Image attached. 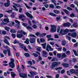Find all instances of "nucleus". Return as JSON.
Listing matches in <instances>:
<instances>
[{"label": "nucleus", "instance_id": "obj_1", "mask_svg": "<svg viewBox=\"0 0 78 78\" xmlns=\"http://www.w3.org/2000/svg\"><path fill=\"white\" fill-rule=\"evenodd\" d=\"M61 64V63L59 62H53L51 65V68L53 69L55 67H56L58 65Z\"/></svg>", "mask_w": 78, "mask_h": 78}, {"label": "nucleus", "instance_id": "obj_2", "mask_svg": "<svg viewBox=\"0 0 78 78\" xmlns=\"http://www.w3.org/2000/svg\"><path fill=\"white\" fill-rule=\"evenodd\" d=\"M51 28L50 32L53 33V32H55L56 31V26L54 25H51Z\"/></svg>", "mask_w": 78, "mask_h": 78}, {"label": "nucleus", "instance_id": "obj_3", "mask_svg": "<svg viewBox=\"0 0 78 78\" xmlns=\"http://www.w3.org/2000/svg\"><path fill=\"white\" fill-rule=\"evenodd\" d=\"M64 34H67V33L69 31H70V32H73L74 31H75V30L74 29H72V30H69L67 29H66L65 30H64Z\"/></svg>", "mask_w": 78, "mask_h": 78}, {"label": "nucleus", "instance_id": "obj_4", "mask_svg": "<svg viewBox=\"0 0 78 78\" xmlns=\"http://www.w3.org/2000/svg\"><path fill=\"white\" fill-rule=\"evenodd\" d=\"M68 36H71L73 37H76L77 36V34L75 32H74L73 34L69 33L68 34Z\"/></svg>", "mask_w": 78, "mask_h": 78}, {"label": "nucleus", "instance_id": "obj_5", "mask_svg": "<svg viewBox=\"0 0 78 78\" xmlns=\"http://www.w3.org/2000/svg\"><path fill=\"white\" fill-rule=\"evenodd\" d=\"M49 49L50 51H53V48H51L50 45H47L46 48V50L48 51H49Z\"/></svg>", "mask_w": 78, "mask_h": 78}, {"label": "nucleus", "instance_id": "obj_6", "mask_svg": "<svg viewBox=\"0 0 78 78\" xmlns=\"http://www.w3.org/2000/svg\"><path fill=\"white\" fill-rule=\"evenodd\" d=\"M29 41L31 44H33V43H34L36 42V40L34 37L30 38Z\"/></svg>", "mask_w": 78, "mask_h": 78}, {"label": "nucleus", "instance_id": "obj_7", "mask_svg": "<svg viewBox=\"0 0 78 78\" xmlns=\"http://www.w3.org/2000/svg\"><path fill=\"white\" fill-rule=\"evenodd\" d=\"M20 77H22L23 78H27V74L24 73H21L20 74Z\"/></svg>", "mask_w": 78, "mask_h": 78}, {"label": "nucleus", "instance_id": "obj_8", "mask_svg": "<svg viewBox=\"0 0 78 78\" xmlns=\"http://www.w3.org/2000/svg\"><path fill=\"white\" fill-rule=\"evenodd\" d=\"M59 33H60V34H59V36H62V35H65L64 31V29H61Z\"/></svg>", "mask_w": 78, "mask_h": 78}, {"label": "nucleus", "instance_id": "obj_9", "mask_svg": "<svg viewBox=\"0 0 78 78\" xmlns=\"http://www.w3.org/2000/svg\"><path fill=\"white\" fill-rule=\"evenodd\" d=\"M9 66L12 67V68H14V63L13 62H11L9 63Z\"/></svg>", "mask_w": 78, "mask_h": 78}, {"label": "nucleus", "instance_id": "obj_10", "mask_svg": "<svg viewBox=\"0 0 78 78\" xmlns=\"http://www.w3.org/2000/svg\"><path fill=\"white\" fill-rule=\"evenodd\" d=\"M25 14L26 15H27L28 17H29L30 18H33V16H32V15L30 14L29 13L26 12Z\"/></svg>", "mask_w": 78, "mask_h": 78}, {"label": "nucleus", "instance_id": "obj_11", "mask_svg": "<svg viewBox=\"0 0 78 78\" xmlns=\"http://www.w3.org/2000/svg\"><path fill=\"white\" fill-rule=\"evenodd\" d=\"M70 25V23H65L63 24V27H66V26H67L68 27H69Z\"/></svg>", "mask_w": 78, "mask_h": 78}, {"label": "nucleus", "instance_id": "obj_12", "mask_svg": "<svg viewBox=\"0 0 78 78\" xmlns=\"http://www.w3.org/2000/svg\"><path fill=\"white\" fill-rule=\"evenodd\" d=\"M30 74L31 76H34V75H37V73L33 72H30Z\"/></svg>", "mask_w": 78, "mask_h": 78}, {"label": "nucleus", "instance_id": "obj_13", "mask_svg": "<svg viewBox=\"0 0 78 78\" xmlns=\"http://www.w3.org/2000/svg\"><path fill=\"white\" fill-rule=\"evenodd\" d=\"M13 4H14V5L16 6V7H20V8L22 7V6H21V5H20L19 4H16V3H13Z\"/></svg>", "mask_w": 78, "mask_h": 78}, {"label": "nucleus", "instance_id": "obj_14", "mask_svg": "<svg viewBox=\"0 0 78 78\" xmlns=\"http://www.w3.org/2000/svg\"><path fill=\"white\" fill-rule=\"evenodd\" d=\"M16 36L18 38H21L23 37V35L22 34H17Z\"/></svg>", "mask_w": 78, "mask_h": 78}, {"label": "nucleus", "instance_id": "obj_15", "mask_svg": "<svg viewBox=\"0 0 78 78\" xmlns=\"http://www.w3.org/2000/svg\"><path fill=\"white\" fill-rule=\"evenodd\" d=\"M66 41L63 40H62V45H63V46H64L66 45Z\"/></svg>", "mask_w": 78, "mask_h": 78}, {"label": "nucleus", "instance_id": "obj_16", "mask_svg": "<svg viewBox=\"0 0 78 78\" xmlns=\"http://www.w3.org/2000/svg\"><path fill=\"white\" fill-rule=\"evenodd\" d=\"M5 43H6L7 44V45H9V43L8 42V40L6 39H5L3 41Z\"/></svg>", "mask_w": 78, "mask_h": 78}, {"label": "nucleus", "instance_id": "obj_17", "mask_svg": "<svg viewBox=\"0 0 78 78\" xmlns=\"http://www.w3.org/2000/svg\"><path fill=\"white\" fill-rule=\"evenodd\" d=\"M66 57H67V55L66 54V53H63L62 54V58H66Z\"/></svg>", "mask_w": 78, "mask_h": 78}, {"label": "nucleus", "instance_id": "obj_18", "mask_svg": "<svg viewBox=\"0 0 78 78\" xmlns=\"http://www.w3.org/2000/svg\"><path fill=\"white\" fill-rule=\"evenodd\" d=\"M24 43L25 44H29V43H30L29 42V39L28 38H27L26 40V41H24Z\"/></svg>", "mask_w": 78, "mask_h": 78}, {"label": "nucleus", "instance_id": "obj_19", "mask_svg": "<svg viewBox=\"0 0 78 78\" xmlns=\"http://www.w3.org/2000/svg\"><path fill=\"white\" fill-rule=\"evenodd\" d=\"M46 45H47V43H45L44 44H41V45L42 46L43 48H45Z\"/></svg>", "mask_w": 78, "mask_h": 78}, {"label": "nucleus", "instance_id": "obj_20", "mask_svg": "<svg viewBox=\"0 0 78 78\" xmlns=\"http://www.w3.org/2000/svg\"><path fill=\"white\" fill-rule=\"evenodd\" d=\"M73 52L74 53L75 55V56H78V54H77V52H76V51H75L74 49L73 50Z\"/></svg>", "mask_w": 78, "mask_h": 78}, {"label": "nucleus", "instance_id": "obj_21", "mask_svg": "<svg viewBox=\"0 0 78 78\" xmlns=\"http://www.w3.org/2000/svg\"><path fill=\"white\" fill-rule=\"evenodd\" d=\"M12 7L14 8V11H18V9L17 8V7H16V6L14 5H13Z\"/></svg>", "mask_w": 78, "mask_h": 78}, {"label": "nucleus", "instance_id": "obj_22", "mask_svg": "<svg viewBox=\"0 0 78 78\" xmlns=\"http://www.w3.org/2000/svg\"><path fill=\"white\" fill-rule=\"evenodd\" d=\"M62 65L63 66H64V67H69V65L68 63H63Z\"/></svg>", "mask_w": 78, "mask_h": 78}, {"label": "nucleus", "instance_id": "obj_23", "mask_svg": "<svg viewBox=\"0 0 78 78\" xmlns=\"http://www.w3.org/2000/svg\"><path fill=\"white\" fill-rule=\"evenodd\" d=\"M73 25L74 27L76 28V27H78V24H77L75 22V23H73Z\"/></svg>", "mask_w": 78, "mask_h": 78}, {"label": "nucleus", "instance_id": "obj_24", "mask_svg": "<svg viewBox=\"0 0 78 78\" xmlns=\"http://www.w3.org/2000/svg\"><path fill=\"white\" fill-rule=\"evenodd\" d=\"M24 55L25 56H26V57H27V58L30 57V56L28 53H25L24 54Z\"/></svg>", "mask_w": 78, "mask_h": 78}, {"label": "nucleus", "instance_id": "obj_25", "mask_svg": "<svg viewBox=\"0 0 78 78\" xmlns=\"http://www.w3.org/2000/svg\"><path fill=\"white\" fill-rule=\"evenodd\" d=\"M4 21L6 22L7 23H8L9 22V19L8 18H5L4 20Z\"/></svg>", "mask_w": 78, "mask_h": 78}, {"label": "nucleus", "instance_id": "obj_26", "mask_svg": "<svg viewBox=\"0 0 78 78\" xmlns=\"http://www.w3.org/2000/svg\"><path fill=\"white\" fill-rule=\"evenodd\" d=\"M63 11H64V12L66 13V14H67L68 15L69 14V12L67 10L63 9Z\"/></svg>", "mask_w": 78, "mask_h": 78}, {"label": "nucleus", "instance_id": "obj_27", "mask_svg": "<svg viewBox=\"0 0 78 78\" xmlns=\"http://www.w3.org/2000/svg\"><path fill=\"white\" fill-rule=\"evenodd\" d=\"M11 75L12 76V77H14V76H16V74H15V73H14V72H11Z\"/></svg>", "mask_w": 78, "mask_h": 78}, {"label": "nucleus", "instance_id": "obj_28", "mask_svg": "<svg viewBox=\"0 0 78 78\" xmlns=\"http://www.w3.org/2000/svg\"><path fill=\"white\" fill-rule=\"evenodd\" d=\"M57 56L58 58H61V54L58 53L57 54Z\"/></svg>", "mask_w": 78, "mask_h": 78}, {"label": "nucleus", "instance_id": "obj_29", "mask_svg": "<svg viewBox=\"0 0 78 78\" xmlns=\"http://www.w3.org/2000/svg\"><path fill=\"white\" fill-rule=\"evenodd\" d=\"M46 34L45 33H43L42 34H41L40 35V37H44L46 35Z\"/></svg>", "mask_w": 78, "mask_h": 78}, {"label": "nucleus", "instance_id": "obj_30", "mask_svg": "<svg viewBox=\"0 0 78 78\" xmlns=\"http://www.w3.org/2000/svg\"><path fill=\"white\" fill-rule=\"evenodd\" d=\"M26 28L27 30H32V28L30 26H27L26 27Z\"/></svg>", "mask_w": 78, "mask_h": 78}, {"label": "nucleus", "instance_id": "obj_31", "mask_svg": "<svg viewBox=\"0 0 78 78\" xmlns=\"http://www.w3.org/2000/svg\"><path fill=\"white\" fill-rule=\"evenodd\" d=\"M27 67H31V68H32V69L36 70V68L33 66H27Z\"/></svg>", "mask_w": 78, "mask_h": 78}, {"label": "nucleus", "instance_id": "obj_32", "mask_svg": "<svg viewBox=\"0 0 78 78\" xmlns=\"http://www.w3.org/2000/svg\"><path fill=\"white\" fill-rule=\"evenodd\" d=\"M56 70H61L62 69V67H58V68H55Z\"/></svg>", "mask_w": 78, "mask_h": 78}, {"label": "nucleus", "instance_id": "obj_33", "mask_svg": "<svg viewBox=\"0 0 78 78\" xmlns=\"http://www.w3.org/2000/svg\"><path fill=\"white\" fill-rule=\"evenodd\" d=\"M10 4H8V3H5L4 4V6H5L6 7H8V6H9Z\"/></svg>", "mask_w": 78, "mask_h": 78}, {"label": "nucleus", "instance_id": "obj_34", "mask_svg": "<svg viewBox=\"0 0 78 78\" xmlns=\"http://www.w3.org/2000/svg\"><path fill=\"white\" fill-rule=\"evenodd\" d=\"M51 2L52 3H53L55 5V6H56V3H55L56 2V1L55 0H51Z\"/></svg>", "mask_w": 78, "mask_h": 78}, {"label": "nucleus", "instance_id": "obj_35", "mask_svg": "<svg viewBox=\"0 0 78 78\" xmlns=\"http://www.w3.org/2000/svg\"><path fill=\"white\" fill-rule=\"evenodd\" d=\"M19 42L18 41H17V40H15L14 42V44H19Z\"/></svg>", "mask_w": 78, "mask_h": 78}, {"label": "nucleus", "instance_id": "obj_36", "mask_svg": "<svg viewBox=\"0 0 78 78\" xmlns=\"http://www.w3.org/2000/svg\"><path fill=\"white\" fill-rule=\"evenodd\" d=\"M70 72L71 73L73 74L75 72V70H74V69H70Z\"/></svg>", "mask_w": 78, "mask_h": 78}, {"label": "nucleus", "instance_id": "obj_37", "mask_svg": "<svg viewBox=\"0 0 78 78\" xmlns=\"http://www.w3.org/2000/svg\"><path fill=\"white\" fill-rule=\"evenodd\" d=\"M54 12L55 13V14H59V11L56 10H54Z\"/></svg>", "mask_w": 78, "mask_h": 78}, {"label": "nucleus", "instance_id": "obj_38", "mask_svg": "<svg viewBox=\"0 0 78 78\" xmlns=\"http://www.w3.org/2000/svg\"><path fill=\"white\" fill-rule=\"evenodd\" d=\"M5 30H7V31H8L9 29H10V28L7 26H5Z\"/></svg>", "mask_w": 78, "mask_h": 78}, {"label": "nucleus", "instance_id": "obj_39", "mask_svg": "<svg viewBox=\"0 0 78 78\" xmlns=\"http://www.w3.org/2000/svg\"><path fill=\"white\" fill-rule=\"evenodd\" d=\"M7 51L8 56H9L11 55V53H10V50L9 49H7Z\"/></svg>", "mask_w": 78, "mask_h": 78}, {"label": "nucleus", "instance_id": "obj_40", "mask_svg": "<svg viewBox=\"0 0 78 78\" xmlns=\"http://www.w3.org/2000/svg\"><path fill=\"white\" fill-rule=\"evenodd\" d=\"M10 31L11 33H16V31L14 30V29L10 30Z\"/></svg>", "mask_w": 78, "mask_h": 78}, {"label": "nucleus", "instance_id": "obj_41", "mask_svg": "<svg viewBox=\"0 0 78 78\" xmlns=\"http://www.w3.org/2000/svg\"><path fill=\"white\" fill-rule=\"evenodd\" d=\"M49 15L50 16H56V15L52 13H49Z\"/></svg>", "mask_w": 78, "mask_h": 78}, {"label": "nucleus", "instance_id": "obj_42", "mask_svg": "<svg viewBox=\"0 0 78 78\" xmlns=\"http://www.w3.org/2000/svg\"><path fill=\"white\" fill-rule=\"evenodd\" d=\"M24 15L23 14L19 16V18L20 19H21L22 17H24Z\"/></svg>", "mask_w": 78, "mask_h": 78}, {"label": "nucleus", "instance_id": "obj_43", "mask_svg": "<svg viewBox=\"0 0 78 78\" xmlns=\"http://www.w3.org/2000/svg\"><path fill=\"white\" fill-rule=\"evenodd\" d=\"M40 40L41 42L42 43L44 42H45V40L43 38H41Z\"/></svg>", "mask_w": 78, "mask_h": 78}, {"label": "nucleus", "instance_id": "obj_44", "mask_svg": "<svg viewBox=\"0 0 78 78\" xmlns=\"http://www.w3.org/2000/svg\"><path fill=\"white\" fill-rule=\"evenodd\" d=\"M41 48V47H38L37 48V51H39V52H40Z\"/></svg>", "mask_w": 78, "mask_h": 78}, {"label": "nucleus", "instance_id": "obj_45", "mask_svg": "<svg viewBox=\"0 0 78 78\" xmlns=\"http://www.w3.org/2000/svg\"><path fill=\"white\" fill-rule=\"evenodd\" d=\"M42 53L43 55H47V52H46L45 51H42Z\"/></svg>", "mask_w": 78, "mask_h": 78}, {"label": "nucleus", "instance_id": "obj_46", "mask_svg": "<svg viewBox=\"0 0 78 78\" xmlns=\"http://www.w3.org/2000/svg\"><path fill=\"white\" fill-rule=\"evenodd\" d=\"M33 55L34 56H35V57L36 58L38 57V55L35 53H33Z\"/></svg>", "mask_w": 78, "mask_h": 78}, {"label": "nucleus", "instance_id": "obj_47", "mask_svg": "<svg viewBox=\"0 0 78 78\" xmlns=\"http://www.w3.org/2000/svg\"><path fill=\"white\" fill-rule=\"evenodd\" d=\"M70 16L71 17H75V15L73 13H72L70 15Z\"/></svg>", "mask_w": 78, "mask_h": 78}, {"label": "nucleus", "instance_id": "obj_48", "mask_svg": "<svg viewBox=\"0 0 78 78\" xmlns=\"http://www.w3.org/2000/svg\"><path fill=\"white\" fill-rule=\"evenodd\" d=\"M51 37V35H48L46 36V37H47V38H48V39H49Z\"/></svg>", "mask_w": 78, "mask_h": 78}, {"label": "nucleus", "instance_id": "obj_49", "mask_svg": "<svg viewBox=\"0 0 78 78\" xmlns=\"http://www.w3.org/2000/svg\"><path fill=\"white\" fill-rule=\"evenodd\" d=\"M66 55H70V52L69 51H68L66 52Z\"/></svg>", "mask_w": 78, "mask_h": 78}, {"label": "nucleus", "instance_id": "obj_50", "mask_svg": "<svg viewBox=\"0 0 78 78\" xmlns=\"http://www.w3.org/2000/svg\"><path fill=\"white\" fill-rule=\"evenodd\" d=\"M54 41V39L53 38H49L48 39V41Z\"/></svg>", "mask_w": 78, "mask_h": 78}, {"label": "nucleus", "instance_id": "obj_51", "mask_svg": "<svg viewBox=\"0 0 78 78\" xmlns=\"http://www.w3.org/2000/svg\"><path fill=\"white\" fill-rule=\"evenodd\" d=\"M56 20L57 21H58L60 20V16H58L56 18Z\"/></svg>", "mask_w": 78, "mask_h": 78}, {"label": "nucleus", "instance_id": "obj_52", "mask_svg": "<svg viewBox=\"0 0 78 78\" xmlns=\"http://www.w3.org/2000/svg\"><path fill=\"white\" fill-rule=\"evenodd\" d=\"M19 12L21 13L22 12V8H19Z\"/></svg>", "mask_w": 78, "mask_h": 78}, {"label": "nucleus", "instance_id": "obj_53", "mask_svg": "<svg viewBox=\"0 0 78 78\" xmlns=\"http://www.w3.org/2000/svg\"><path fill=\"white\" fill-rule=\"evenodd\" d=\"M28 62V64H30V65L31 66V65H32V62H31V61H29Z\"/></svg>", "mask_w": 78, "mask_h": 78}, {"label": "nucleus", "instance_id": "obj_54", "mask_svg": "<svg viewBox=\"0 0 78 78\" xmlns=\"http://www.w3.org/2000/svg\"><path fill=\"white\" fill-rule=\"evenodd\" d=\"M19 44L21 48H23V45L22 44L19 43Z\"/></svg>", "mask_w": 78, "mask_h": 78}, {"label": "nucleus", "instance_id": "obj_55", "mask_svg": "<svg viewBox=\"0 0 78 78\" xmlns=\"http://www.w3.org/2000/svg\"><path fill=\"white\" fill-rule=\"evenodd\" d=\"M75 74L76 75H78V69L75 71Z\"/></svg>", "mask_w": 78, "mask_h": 78}, {"label": "nucleus", "instance_id": "obj_56", "mask_svg": "<svg viewBox=\"0 0 78 78\" xmlns=\"http://www.w3.org/2000/svg\"><path fill=\"white\" fill-rule=\"evenodd\" d=\"M49 7L51 8H54V5L53 4H51L49 5Z\"/></svg>", "mask_w": 78, "mask_h": 78}, {"label": "nucleus", "instance_id": "obj_57", "mask_svg": "<svg viewBox=\"0 0 78 78\" xmlns=\"http://www.w3.org/2000/svg\"><path fill=\"white\" fill-rule=\"evenodd\" d=\"M67 9L69 10V11H72V9L70 7H67Z\"/></svg>", "mask_w": 78, "mask_h": 78}, {"label": "nucleus", "instance_id": "obj_58", "mask_svg": "<svg viewBox=\"0 0 78 78\" xmlns=\"http://www.w3.org/2000/svg\"><path fill=\"white\" fill-rule=\"evenodd\" d=\"M29 37H36V36H35L34 35L32 34H30L29 35Z\"/></svg>", "mask_w": 78, "mask_h": 78}, {"label": "nucleus", "instance_id": "obj_59", "mask_svg": "<svg viewBox=\"0 0 78 78\" xmlns=\"http://www.w3.org/2000/svg\"><path fill=\"white\" fill-rule=\"evenodd\" d=\"M2 34H4V35L6 34V32L5 31H3L2 32Z\"/></svg>", "mask_w": 78, "mask_h": 78}, {"label": "nucleus", "instance_id": "obj_60", "mask_svg": "<svg viewBox=\"0 0 78 78\" xmlns=\"http://www.w3.org/2000/svg\"><path fill=\"white\" fill-rule=\"evenodd\" d=\"M12 36L13 38H15L16 37V34H12Z\"/></svg>", "mask_w": 78, "mask_h": 78}, {"label": "nucleus", "instance_id": "obj_61", "mask_svg": "<svg viewBox=\"0 0 78 78\" xmlns=\"http://www.w3.org/2000/svg\"><path fill=\"white\" fill-rule=\"evenodd\" d=\"M42 59V57H41V56L40 55L38 56V60H39V61H41Z\"/></svg>", "mask_w": 78, "mask_h": 78}, {"label": "nucleus", "instance_id": "obj_62", "mask_svg": "<svg viewBox=\"0 0 78 78\" xmlns=\"http://www.w3.org/2000/svg\"><path fill=\"white\" fill-rule=\"evenodd\" d=\"M17 69L18 72H20V69H19V66H17Z\"/></svg>", "mask_w": 78, "mask_h": 78}, {"label": "nucleus", "instance_id": "obj_63", "mask_svg": "<svg viewBox=\"0 0 78 78\" xmlns=\"http://www.w3.org/2000/svg\"><path fill=\"white\" fill-rule=\"evenodd\" d=\"M66 37L67 39H68L69 41H70V39H71V38H70V37L69 36H66Z\"/></svg>", "mask_w": 78, "mask_h": 78}, {"label": "nucleus", "instance_id": "obj_64", "mask_svg": "<svg viewBox=\"0 0 78 78\" xmlns=\"http://www.w3.org/2000/svg\"><path fill=\"white\" fill-rule=\"evenodd\" d=\"M3 53L4 54H6L7 53V50H4L3 51Z\"/></svg>", "mask_w": 78, "mask_h": 78}]
</instances>
